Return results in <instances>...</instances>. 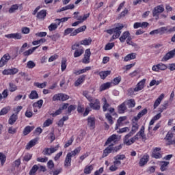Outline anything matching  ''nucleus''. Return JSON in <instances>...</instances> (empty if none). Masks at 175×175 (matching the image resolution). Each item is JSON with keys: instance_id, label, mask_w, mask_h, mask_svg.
<instances>
[{"instance_id": "1", "label": "nucleus", "mask_w": 175, "mask_h": 175, "mask_svg": "<svg viewBox=\"0 0 175 175\" xmlns=\"http://www.w3.org/2000/svg\"><path fill=\"white\" fill-rule=\"evenodd\" d=\"M144 84H146V79H142L139 81L135 88H131L128 89L127 92L129 96H132V95H135V92H139V91H142L144 88Z\"/></svg>"}, {"instance_id": "2", "label": "nucleus", "mask_w": 175, "mask_h": 175, "mask_svg": "<svg viewBox=\"0 0 175 175\" xmlns=\"http://www.w3.org/2000/svg\"><path fill=\"white\" fill-rule=\"evenodd\" d=\"M123 28L124 25L118 24L116 27L107 30V32L109 33V35L115 33L112 36V39H118L120 38V36L121 35V30Z\"/></svg>"}, {"instance_id": "3", "label": "nucleus", "mask_w": 175, "mask_h": 175, "mask_svg": "<svg viewBox=\"0 0 175 175\" xmlns=\"http://www.w3.org/2000/svg\"><path fill=\"white\" fill-rule=\"evenodd\" d=\"M87 29V26L83 25L73 31V29L68 28L64 31V35H69L70 33V36H76L77 33H80V32H84V31Z\"/></svg>"}, {"instance_id": "4", "label": "nucleus", "mask_w": 175, "mask_h": 175, "mask_svg": "<svg viewBox=\"0 0 175 175\" xmlns=\"http://www.w3.org/2000/svg\"><path fill=\"white\" fill-rule=\"evenodd\" d=\"M158 29L159 35H163V33H172V32L175 31V26L171 28H169V27H163Z\"/></svg>"}, {"instance_id": "5", "label": "nucleus", "mask_w": 175, "mask_h": 175, "mask_svg": "<svg viewBox=\"0 0 175 175\" xmlns=\"http://www.w3.org/2000/svg\"><path fill=\"white\" fill-rule=\"evenodd\" d=\"M163 12H165L163 5H157L152 10V16L153 17H155V16H158L161 13H163Z\"/></svg>"}, {"instance_id": "6", "label": "nucleus", "mask_w": 175, "mask_h": 175, "mask_svg": "<svg viewBox=\"0 0 175 175\" xmlns=\"http://www.w3.org/2000/svg\"><path fill=\"white\" fill-rule=\"evenodd\" d=\"M90 109L93 110H100V102L98 99L93 100L92 103L89 104Z\"/></svg>"}, {"instance_id": "7", "label": "nucleus", "mask_w": 175, "mask_h": 175, "mask_svg": "<svg viewBox=\"0 0 175 175\" xmlns=\"http://www.w3.org/2000/svg\"><path fill=\"white\" fill-rule=\"evenodd\" d=\"M148 161H150V156L147 154H145L139 160V165L140 167H143L147 165L148 163Z\"/></svg>"}, {"instance_id": "8", "label": "nucleus", "mask_w": 175, "mask_h": 175, "mask_svg": "<svg viewBox=\"0 0 175 175\" xmlns=\"http://www.w3.org/2000/svg\"><path fill=\"white\" fill-rule=\"evenodd\" d=\"M129 137H132L131 133H128L124 136V137L123 138V144H124L125 146H132V144L135 143L134 142H132V138L129 139Z\"/></svg>"}, {"instance_id": "9", "label": "nucleus", "mask_w": 175, "mask_h": 175, "mask_svg": "<svg viewBox=\"0 0 175 175\" xmlns=\"http://www.w3.org/2000/svg\"><path fill=\"white\" fill-rule=\"evenodd\" d=\"M90 57H91V49H88L85 51L84 58L82 62L83 64H90Z\"/></svg>"}, {"instance_id": "10", "label": "nucleus", "mask_w": 175, "mask_h": 175, "mask_svg": "<svg viewBox=\"0 0 175 175\" xmlns=\"http://www.w3.org/2000/svg\"><path fill=\"white\" fill-rule=\"evenodd\" d=\"M175 55V49L172 51H170L168 52L166 55L163 56V57L161 59V61H169V59H171V58H173Z\"/></svg>"}, {"instance_id": "11", "label": "nucleus", "mask_w": 175, "mask_h": 175, "mask_svg": "<svg viewBox=\"0 0 175 175\" xmlns=\"http://www.w3.org/2000/svg\"><path fill=\"white\" fill-rule=\"evenodd\" d=\"M163 98H165V94H161L157 98V99L155 100V102L153 105L154 110H155V109H157L159 106V105H161V102H162V100H163Z\"/></svg>"}, {"instance_id": "12", "label": "nucleus", "mask_w": 175, "mask_h": 175, "mask_svg": "<svg viewBox=\"0 0 175 175\" xmlns=\"http://www.w3.org/2000/svg\"><path fill=\"white\" fill-rule=\"evenodd\" d=\"M9 59H10L9 54L4 55L0 60V66H5V65L8 64V61H9Z\"/></svg>"}, {"instance_id": "13", "label": "nucleus", "mask_w": 175, "mask_h": 175, "mask_svg": "<svg viewBox=\"0 0 175 175\" xmlns=\"http://www.w3.org/2000/svg\"><path fill=\"white\" fill-rule=\"evenodd\" d=\"M5 38H8V39H21L23 36L20 33H10V34H7L5 36Z\"/></svg>"}, {"instance_id": "14", "label": "nucleus", "mask_w": 175, "mask_h": 175, "mask_svg": "<svg viewBox=\"0 0 175 175\" xmlns=\"http://www.w3.org/2000/svg\"><path fill=\"white\" fill-rule=\"evenodd\" d=\"M111 147H113V144L109 145L104 150L102 155V158H106L109 154H111L113 152Z\"/></svg>"}, {"instance_id": "15", "label": "nucleus", "mask_w": 175, "mask_h": 175, "mask_svg": "<svg viewBox=\"0 0 175 175\" xmlns=\"http://www.w3.org/2000/svg\"><path fill=\"white\" fill-rule=\"evenodd\" d=\"M85 81V75H81L75 82V86L79 87L81 84H83Z\"/></svg>"}, {"instance_id": "16", "label": "nucleus", "mask_w": 175, "mask_h": 175, "mask_svg": "<svg viewBox=\"0 0 175 175\" xmlns=\"http://www.w3.org/2000/svg\"><path fill=\"white\" fill-rule=\"evenodd\" d=\"M46 16H47V12L42 10L37 14L36 17L38 20H44L46 18Z\"/></svg>"}, {"instance_id": "17", "label": "nucleus", "mask_w": 175, "mask_h": 175, "mask_svg": "<svg viewBox=\"0 0 175 175\" xmlns=\"http://www.w3.org/2000/svg\"><path fill=\"white\" fill-rule=\"evenodd\" d=\"M88 125L90 126V129H94V128H95V118L88 117Z\"/></svg>"}, {"instance_id": "18", "label": "nucleus", "mask_w": 175, "mask_h": 175, "mask_svg": "<svg viewBox=\"0 0 175 175\" xmlns=\"http://www.w3.org/2000/svg\"><path fill=\"white\" fill-rule=\"evenodd\" d=\"M125 110H126V102H124L118 107V113L123 114L125 113Z\"/></svg>"}, {"instance_id": "19", "label": "nucleus", "mask_w": 175, "mask_h": 175, "mask_svg": "<svg viewBox=\"0 0 175 175\" xmlns=\"http://www.w3.org/2000/svg\"><path fill=\"white\" fill-rule=\"evenodd\" d=\"M70 163H72V157L70 154H67L64 161L65 167H70Z\"/></svg>"}, {"instance_id": "20", "label": "nucleus", "mask_w": 175, "mask_h": 175, "mask_svg": "<svg viewBox=\"0 0 175 175\" xmlns=\"http://www.w3.org/2000/svg\"><path fill=\"white\" fill-rule=\"evenodd\" d=\"M139 129V124L137 123L133 122L131 131L129 133L131 134V136H133L136 132H137V130Z\"/></svg>"}, {"instance_id": "21", "label": "nucleus", "mask_w": 175, "mask_h": 175, "mask_svg": "<svg viewBox=\"0 0 175 175\" xmlns=\"http://www.w3.org/2000/svg\"><path fill=\"white\" fill-rule=\"evenodd\" d=\"M129 35H131V33H129V31H124L122 35L121 36V37L120 38V40L122 43H124V42H125V40L128 39V38H131V36H129Z\"/></svg>"}, {"instance_id": "22", "label": "nucleus", "mask_w": 175, "mask_h": 175, "mask_svg": "<svg viewBox=\"0 0 175 175\" xmlns=\"http://www.w3.org/2000/svg\"><path fill=\"white\" fill-rule=\"evenodd\" d=\"M36 143H38L37 139H33L31 140L26 146V150H31L33 146H36Z\"/></svg>"}, {"instance_id": "23", "label": "nucleus", "mask_w": 175, "mask_h": 175, "mask_svg": "<svg viewBox=\"0 0 175 175\" xmlns=\"http://www.w3.org/2000/svg\"><path fill=\"white\" fill-rule=\"evenodd\" d=\"M161 167L160 170L161 172H165L167 170V166H169V164L170 163L169 161H161Z\"/></svg>"}, {"instance_id": "24", "label": "nucleus", "mask_w": 175, "mask_h": 175, "mask_svg": "<svg viewBox=\"0 0 175 175\" xmlns=\"http://www.w3.org/2000/svg\"><path fill=\"white\" fill-rule=\"evenodd\" d=\"M111 87V83L110 82H107L105 83L102 84L100 86V92H102V91H105V90H109Z\"/></svg>"}, {"instance_id": "25", "label": "nucleus", "mask_w": 175, "mask_h": 175, "mask_svg": "<svg viewBox=\"0 0 175 175\" xmlns=\"http://www.w3.org/2000/svg\"><path fill=\"white\" fill-rule=\"evenodd\" d=\"M33 129H35V126H27L23 131V135L25 136H27V135H28L29 133H31V132H32V131H33Z\"/></svg>"}, {"instance_id": "26", "label": "nucleus", "mask_w": 175, "mask_h": 175, "mask_svg": "<svg viewBox=\"0 0 175 175\" xmlns=\"http://www.w3.org/2000/svg\"><path fill=\"white\" fill-rule=\"evenodd\" d=\"M17 114L13 113L8 120V124H10V125H13V124L17 121Z\"/></svg>"}, {"instance_id": "27", "label": "nucleus", "mask_w": 175, "mask_h": 175, "mask_svg": "<svg viewBox=\"0 0 175 175\" xmlns=\"http://www.w3.org/2000/svg\"><path fill=\"white\" fill-rule=\"evenodd\" d=\"M117 139V135L116 134H113L112 135H111L106 141V142L105 143L104 146H108V144H110V143H111V142H114V140H116Z\"/></svg>"}, {"instance_id": "28", "label": "nucleus", "mask_w": 175, "mask_h": 175, "mask_svg": "<svg viewBox=\"0 0 175 175\" xmlns=\"http://www.w3.org/2000/svg\"><path fill=\"white\" fill-rule=\"evenodd\" d=\"M72 9H75V5L69 4L65 7L62 8L60 10H57V13H59V12H65V10H69Z\"/></svg>"}, {"instance_id": "29", "label": "nucleus", "mask_w": 175, "mask_h": 175, "mask_svg": "<svg viewBox=\"0 0 175 175\" xmlns=\"http://www.w3.org/2000/svg\"><path fill=\"white\" fill-rule=\"evenodd\" d=\"M92 42V40L91 39V38H89L80 41L79 44H82L83 46H90V44Z\"/></svg>"}, {"instance_id": "30", "label": "nucleus", "mask_w": 175, "mask_h": 175, "mask_svg": "<svg viewBox=\"0 0 175 175\" xmlns=\"http://www.w3.org/2000/svg\"><path fill=\"white\" fill-rule=\"evenodd\" d=\"M111 73V71L107 70V71H101L99 73L100 77L103 80H105V79L109 76Z\"/></svg>"}, {"instance_id": "31", "label": "nucleus", "mask_w": 175, "mask_h": 175, "mask_svg": "<svg viewBox=\"0 0 175 175\" xmlns=\"http://www.w3.org/2000/svg\"><path fill=\"white\" fill-rule=\"evenodd\" d=\"M29 99H38L39 98V94H38V92L36 90H32L29 95Z\"/></svg>"}, {"instance_id": "32", "label": "nucleus", "mask_w": 175, "mask_h": 175, "mask_svg": "<svg viewBox=\"0 0 175 175\" xmlns=\"http://www.w3.org/2000/svg\"><path fill=\"white\" fill-rule=\"evenodd\" d=\"M135 58H136V53H130L124 57V61L126 62L128 61H131V59H135Z\"/></svg>"}, {"instance_id": "33", "label": "nucleus", "mask_w": 175, "mask_h": 175, "mask_svg": "<svg viewBox=\"0 0 175 175\" xmlns=\"http://www.w3.org/2000/svg\"><path fill=\"white\" fill-rule=\"evenodd\" d=\"M38 47H39V46H36V47H33L32 49H30L25 51L23 53V55H25V57H27L28 55H31V54H32V53H33V51H35V50H36Z\"/></svg>"}, {"instance_id": "34", "label": "nucleus", "mask_w": 175, "mask_h": 175, "mask_svg": "<svg viewBox=\"0 0 175 175\" xmlns=\"http://www.w3.org/2000/svg\"><path fill=\"white\" fill-rule=\"evenodd\" d=\"M103 102L104 103V105L103 106V111H107V109L110 107V104L107 103V100H106V98H103Z\"/></svg>"}, {"instance_id": "35", "label": "nucleus", "mask_w": 175, "mask_h": 175, "mask_svg": "<svg viewBox=\"0 0 175 175\" xmlns=\"http://www.w3.org/2000/svg\"><path fill=\"white\" fill-rule=\"evenodd\" d=\"M105 118H106V120H107V121L110 125H113L114 124V121L113 120V116H111V115H110V113H107L105 114Z\"/></svg>"}, {"instance_id": "36", "label": "nucleus", "mask_w": 175, "mask_h": 175, "mask_svg": "<svg viewBox=\"0 0 175 175\" xmlns=\"http://www.w3.org/2000/svg\"><path fill=\"white\" fill-rule=\"evenodd\" d=\"M126 102V105H127V106H129V107H135V106L136 105V102H135V100L133 99H129Z\"/></svg>"}, {"instance_id": "37", "label": "nucleus", "mask_w": 175, "mask_h": 175, "mask_svg": "<svg viewBox=\"0 0 175 175\" xmlns=\"http://www.w3.org/2000/svg\"><path fill=\"white\" fill-rule=\"evenodd\" d=\"M84 53V49H79L74 53V57L75 58H77L78 57H81V55Z\"/></svg>"}, {"instance_id": "38", "label": "nucleus", "mask_w": 175, "mask_h": 175, "mask_svg": "<svg viewBox=\"0 0 175 175\" xmlns=\"http://www.w3.org/2000/svg\"><path fill=\"white\" fill-rule=\"evenodd\" d=\"M83 96H85V98H86V99H88L89 102H92L94 100V99L92 98V96H91V95L88 94V91L87 90L83 91Z\"/></svg>"}, {"instance_id": "39", "label": "nucleus", "mask_w": 175, "mask_h": 175, "mask_svg": "<svg viewBox=\"0 0 175 175\" xmlns=\"http://www.w3.org/2000/svg\"><path fill=\"white\" fill-rule=\"evenodd\" d=\"M38 170H39V166H38V165H34L30 170L29 174L35 175V173H36V172H38Z\"/></svg>"}, {"instance_id": "40", "label": "nucleus", "mask_w": 175, "mask_h": 175, "mask_svg": "<svg viewBox=\"0 0 175 175\" xmlns=\"http://www.w3.org/2000/svg\"><path fill=\"white\" fill-rule=\"evenodd\" d=\"M122 146H124V144H120L118 146H111V150H112L113 154H114V152H118V151L122 148Z\"/></svg>"}, {"instance_id": "41", "label": "nucleus", "mask_w": 175, "mask_h": 175, "mask_svg": "<svg viewBox=\"0 0 175 175\" xmlns=\"http://www.w3.org/2000/svg\"><path fill=\"white\" fill-rule=\"evenodd\" d=\"M92 170H94V167L92 165L86 166L84 170V173L85 174H90Z\"/></svg>"}, {"instance_id": "42", "label": "nucleus", "mask_w": 175, "mask_h": 175, "mask_svg": "<svg viewBox=\"0 0 175 175\" xmlns=\"http://www.w3.org/2000/svg\"><path fill=\"white\" fill-rule=\"evenodd\" d=\"M9 85V90L10 91V92H14V91H17V86L14 83H10Z\"/></svg>"}, {"instance_id": "43", "label": "nucleus", "mask_w": 175, "mask_h": 175, "mask_svg": "<svg viewBox=\"0 0 175 175\" xmlns=\"http://www.w3.org/2000/svg\"><path fill=\"white\" fill-rule=\"evenodd\" d=\"M35 87H38V88H44L46 85H47V82H44L42 83H39V82H36L33 84Z\"/></svg>"}, {"instance_id": "44", "label": "nucleus", "mask_w": 175, "mask_h": 175, "mask_svg": "<svg viewBox=\"0 0 175 175\" xmlns=\"http://www.w3.org/2000/svg\"><path fill=\"white\" fill-rule=\"evenodd\" d=\"M174 136V135L173 134V133L171 132V131H169L167 133L165 139V140H167L168 142H170V141H172V139H173Z\"/></svg>"}, {"instance_id": "45", "label": "nucleus", "mask_w": 175, "mask_h": 175, "mask_svg": "<svg viewBox=\"0 0 175 175\" xmlns=\"http://www.w3.org/2000/svg\"><path fill=\"white\" fill-rule=\"evenodd\" d=\"M0 161L1 166H3L5 162H6V156L2 152H0Z\"/></svg>"}, {"instance_id": "46", "label": "nucleus", "mask_w": 175, "mask_h": 175, "mask_svg": "<svg viewBox=\"0 0 175 175\" xmlns=\"http://www.w3.org/2000/svg\"><path fill=\"white\" fill-rule=\"evenodd\" d=\"M18 10V5L14 4L11 6V8L9 9L8 12H9V13H14V12H16V10Z\"/></svg>"}, {"instance_id": "47", "label": "nucleus", "mask_w": 175, "mask_h": 175, "mask_svg": "<svg viewBox=\"0 0 175 175\" xmlns=\"http://www.w3.org/2000/svg\"><path fill=\"white\" fill-rule=\"evenodd\" d=\"M131 40H132V38L129 37L126 40L127 44H129V46H133V47H137V44L136 43H134Z\"/></svg>"}, {"instance_id": "48", "label": "nucleus", "mask_w": 175, "mask_h": 175, "mask_svg": "<svg viewBox=\"0 0 175 175\" xmlns=\"http://www.w3.org/2000/svg\"><path fill=\"white\" fill-rule=\"evenodd\" d=\"M62 113V111L59 108L54 113H51V111L49 112V114L52 116V117H57V116H59Z\"/></svg>"}, {"instance_id": "49", "label": "nucleus", "mask_w": 175, "mask_h": 175, "mask_svg": "<svg viewBox=\"0 0 175 175\" xmlns=\"http://www.w3.org/2000/svg\"><path fill=\"white\" fill-rule=\"evenodd\" d=\"M50 39H51L52 40H53L54 42L57 41L58 39H59V38H61V36L59 35V33H57L53 36H49Z\"/></svg>"}, {"instance_id": "50", "label": "nucleus", "mask_w": 175, "mask_h": 175, "mask_svg": "<svg viewBox=\"0 0 175 175\" xmlns=\"http://www.w3.org/2000/svg\"><path fill=\"white\" fill-rule=\"evenodd\" d=\"M49 30L51 32L53 31H55L57 28H58V25L56 23H52L49 26Z\"/></svg>"}, {"instance_id": "51", "label": "nucleus", "mask_w": 175, "mask_h": 175, "mask_svg": "<svg viewBox=\"0 0 175 175\" xmlns=\"http://www.w3.org/2000/svg\"><path fill=\"white\" fill-rule=\"evenodd\" d=\"M77 107V106H76V105H70L68 107V113L70 114L72 113V111H74V110H76Z\"/></svg>"}, {"instance_id": "52", "label": "nucleus", "mask_w": 175, "mask_h": 175, "mask_svg": "<svg viewBox=\"0 0 175 175\" xmlns=\"http://www.w3.org/2000/svg\"><path fill=\"white\" fill-rule=\"evenodd\" d=\"M59 173H62V168H59L57 170H55L54 171H51L50 174L53 175H58Z\"/></svg>"}, {"instance_id": "53", "label": "nucleus", "mask_w": 175, "mask_h": 175, "mask_svg": "<svg viewBox=\"0 0 175 175\" xmlns=\"http://www.w3.org/2000/svg\"><path fill=\"white\" fill-rule=\"evenodd\" d=\"M32 158V154L29 153H27L24 157H23V161H25V162H29V161H31V159Z\"/></svg>"}, {"instance_id": "54", "label": "nucleus", "mask_w": 175, "mask_h": 175, "mask_svg": "<svg viewBox=\"0 0 175 175\" xmlns=\"http://www.w3.org/2000/svg\"><path fill=\"white\" fill-rule=\"evenodd\" d=\"M126 157H125V154H118L116 157H113V159H118V161H122L125 159Z\"/></svg>"}, {"instance_id": "55", "label": "nucleus", "mask_w": 175, "mask_h": 175, "mask_svg": "<svg viewBox=\"0 0 175 175\" xmlns=\"http://www.w3.org/2000/svg\"><path fill=\"white\" fill-rule=\"evenodd\" d=\"M147 113H148V111L147 110L146 108H145L142 111H141L139 113H138L137 115H138V117L142 118V117H143V116H146V114H147Z\"/></svg>"}, {"instance_id": "56", "label": "nucleus", "mask_w": 175, "mask_h": 175, "mask_svg": "<svg viewBox=\"0 0 175 175\" xmlns=\"http://www.w3.org/2000/svg\"><path fill=\"white\" fill-rule=\"evenodd\" d=\"M69 99V96L65 94L64 93H61V100L62 102H65V100H68Z\"/></svg>"}, {"instance_id": "57", "label": "nucleus", "mask_w": 175, "mask_h": 175, "mask_svg": "<svg viewBox=\"0 0 175 175\" xmlns=\"http://www.w3.org/2000/svg\"><path fill=\"white\" fill-rule=\"evenodd\" d=\"M53 102H55V100H61V93L55 94L53 96Z\"/></svg>"}, {"instance_id": "58", "label": "nucleus", "mask_w": 175, "mask_h": 175, "mask_svg": "<svg viewBox=\"0 0 175 175\" xmlns=\"http://www.w3.org/2000/svg\"><path fill=\"white\" fill-rule=\"evenodd\" d=\"M114 47V42L108 43L105 47V50H111Z\"/></svg>"}, {"instance_id": "59", "label": "nucleus", "mask_w": 175, "mask_h": 175, "mask_svg": "<svg viewBox=\"0 0 175 175\" xmlns=\"http://www.w3.org/2000/svg\"><path fill=\"white\" fill-rule=\"evenodd\" d=\"M152 158H155V159H159L162 157V154L159 152H152Z\"/></svg>"}, {"instance_id": "60", "label": "nucleus", "mask_w": 175, "mask_h": 175, "mask_svg": "<svg viewBox=\"0 0 175 175\" xmlns=\"http://www.w3.org/2000/svg\"><path fill=\"white\" fill-rule=\"evenodd\" d=\"M121 83V77L119 76L113 79V84L115 85H118Z\"/></svg>"}, {"instance_id": "61", "label": "nucleus", "mask_w": 175, "mask_h": 175, "mask_svg": "<svg viewBox=\"0 0 175 175\" xmlns=\"http://www.w3.org/2000/svg\"><path fill=\"white\" fill-rule=\"evenodd\" d=\"M128 14V9L125 8L119 15V18H121L122 17H125Z\"/></svg>"}, {"instance_id": "62", "label": "nucleus", "mask_w": 175, "mask_h": 175, "mask_svg": "<svg viewBox=\"0 0 175 175\" xmlns=\"http://www.w3.org/2000/svg\"><path fill=\"white\" fill-rule=\"evenodd\" d=\"M29 31L30 29L29 27H23L21 29L22 33H24L25 35L29 33Z\"/></svg>"}, {"instance_id": "63", "label": "nucleus", "mask_w": 175, "mask_h": 175, "mask_svg": "<svg viewBox=\"0 0 175 175\" xmlns=\"http://www.w3.org/2000/svg\"><path fill=\"white\" fill-rule=\"evenodd\" d=\"M51 124H53V120H51V119H48L44 122L43 125L44 126H50Z\"/></svg>"}, {"instance_id": "64", "label": "nucleus", "mask_w": 175, "mask_h": 175, "mask_svg": "<svg viewBox=\"0 0 175 175\" xmlns=\"http://www.w3.org/2000/svg\"><path fill=\"white\" fill-rule=\"evenodd\" d=\"M47 166L49 169H53L54 168V162L53 160H49L47 163Z\"/></svg>"}]
</instances>
